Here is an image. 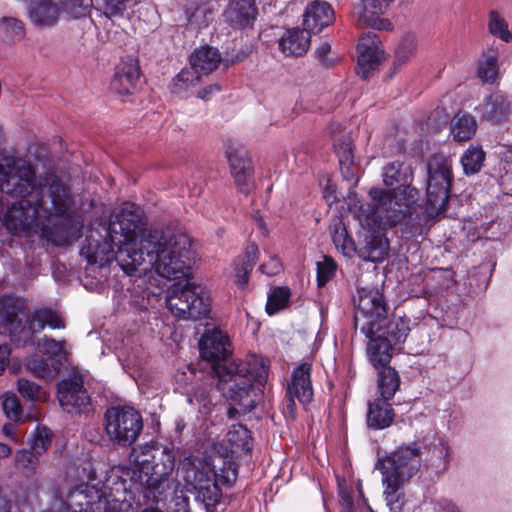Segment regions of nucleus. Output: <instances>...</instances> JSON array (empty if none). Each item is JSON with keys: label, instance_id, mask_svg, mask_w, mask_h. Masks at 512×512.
<instances>
[{"label": "nucleus", "instance_id": "nucleus-4", "mask_svg": "<svg viewBox=\"0 0 512 512\" xmlns=\"http://www.w3.org/2000/svg\"><path fill=\"white\" fill-rule=\"evenodd\" d=\"M200 355L211 363V370L218 379L217 389L246 413L252 411L260 398L259 390L252 384L250 365L242 360H229L230 342L218 329L208 330L199 344Z\"/></svg>", "mask_w": 512, "mask_h": 512}, {"label": "nucleus", "instance_id": "nucleus-43", "mask_svg": "<svg viewBox=\"0 0 512 512\" xmlns=\"http://www.w3.org/2000/svg\"><path fill=\"white\" fill-rule=\"evenodd\" d=\"M37 346L44 354L49 355L51 360H55L56 357L65 358L68 354L64 340L56 341L53 338L44 336L37 342Z\"/></svg>", "mask_w": 512, "mask_h": 512}, {"label": "nucleus", "instance_id": "nucleus-57", "mask_svg": "<svg viewBox=\"0 0 512 512\" xmlns=\"http://www.w3.org/2000/svg\"><path fill=\"white\" fill-rule=\"evenodd\" d=\"M259 270L268 276H274L281 272L282 265L278 258L271 257L268 262L259 267Z\"/></svg>", "mask_w": 512, "mask_h": 512}, {"label": "nucleus", "instance_id": "nucleus-2", "mask_svg": "<svg viewBox=\"0 0 512 512\" xmlns=\"http://www.w3.org/2000/svg\"><path fill=\"white\" fill-rule=\"evenodd\" d=\"M72 206L70 189L56 175L49 174L43 178L40 192L13 203L3 214L2 223L13 235L41 234L68 240L82 228L70 214Z\"/></svg>", "mask_w": 512, "mask_h": 512}, {"label": "nucleus", "instance_id": "nucleus-18", "mask_svg": "<svg viewBox=\"0 0 512 512\" xmlns=\"http://www.w3.org/2000/svg\"><path fill=\"white\" fill-rule=\"evenodd\" d=\"M393 2L394 0H361L354 12L356 25L360 28L391 30L392 23L382 16Z\"/></svg>", "mask_w": 512, "mask_h": 512}, {"label": "nucleus", "instance_id": "nucleus-53", "mask_svg": "<svg viewBox=\"0 0 512 512\" xmlns=\"http://www.w3.org/2000/svg\"><path fill=\"white\" fill-rule=\"evenodd\" d=\"M128 0H103V11L107 18H121L124 16Z\"/></svg>", "mask_w": 512, "mask_h": 512}, {"label": "nucleus", "instance_id": "nucleus-35", "mask_svg": "<svg viewBox=\"0 0 512 512\" xmlns=\"http://www.w3.org/2000/svg\"><path fill=\"white\" fill-rule=\"evenodd\" d=\"M201 75L191 66L182 69L172 80L171 92L178 96L185 94L200 83Z\"/></svg>", "mask_w": 512, "mask_h": 512}, {"label": "nucleus", "instance_id": "nucleus-9", "mask_svg": "<svg viewBox=\"0 0 512 512\" xmlns=\"http://www.w3.org/2000/svg\"><path fill=\"white\" fill-rule=\"evenodd\" d=\"M23 306L15 299H0V334H8L17 345H26L32 342L33 334L42 331L45 326L52 329H63L65 324L61 317L47 308L34 312L29 320V327L23 325Z\"/></svg>", "mask_w": 512, "mask_h": 512}, {"label": "nucleus", "instance_id": "nucleus-1", "mask_svg": "<svg viewBox=\"0 0 512 512\" xmlns=\"http://www.w3.org/2000/svg\"><path fill=\"white\" fill-rule=\"evenodd\" d=\"M143 225L142 209L125 202L111 214L108 225L91 227L80 253L89 264L101 267L115 259L125 274L139 279L152 270L166 279L186 277L191 246L188 235L157 229L142 234Z\"/></svg>", "mask_w": 512, "mask_h": 512}, {"label": "nucleus", "instance_id": "nucleus-24", "mask_svg": "<svg viewBox=\"0 0 512 512\" xmlns=\"http://www.w3.org/2000/svg\"><path fill=\"white\" fill-rule=\"evenodd\" d=\"M227 22L235 28L251 27L256 20L255 0H237L232 2L224 13Z\"/></svg>", "mask_w": 512, "mask_h": 512}, {"label": "nucleus", "instance_id": "nucleus-45", "mask_svg": "<svg viewBox=\"0 0 512 512\" xmlns=\"http://www.w3.org/2000/svg\"><path fill=\"white\" fill-rule=\"evenodd\" d=\"M51 431L46 427H37L30 442V450L38 456L43 455L51 444Z\"/></svg>", "mask_w": 512, "mask_h": 512}, {"label": "nucleus", "instance_id": "nucleus-39", "mask_svg": "<svg viewBox=\"0 0 512 512\" xmlns=\"http://www.w3.org/2000/svg\"><path fill=\"white\" fill-rule=\"evenodd\" d=\"M478 76L486 83H495L499 77L498 58L495 52H489L478 65Z\"/></svg>", "mask_w": 512, "mask_h": 512}, {"label": "nucleus", "instance_id": "nucleus-3", "mask_svg": "<svg viewBox=\"0 0 512 512\" xmlns=\"http://www.w3.org/2000/svg\"><path fill=\"white\" fill-rule=\"evenodd\" d=\"M175 466L173 451L151 442L134 447L130 454V466L113 469L102 491L116 493L125 489L127 493L141 495L144 501L158 502L168 489V477Z\"/></svg>", "mask_w": 512, "mask_h": 512}, {"label": "nucleus", "instance_id": "nucleus-46", "mask_svg": "<svg viewBox=\"0 0 512 512\" xmlns=\"http://www.w3.org/2000/svg\"><path fill=\"white\" fill-rule=\"evenodd\" d=\"M2 30L9 41H20L25 36V28L23 23L13 17L2 18Z\"/></svg>", "mask_w": 512, "mask_h": 512}, {"label": "nucleus", "instance_id": "nucleus-7", "mask_svg": "<svg viewBox=\"0 0 512 512\" xmlns=\"http://www.w3.org/2000/svg\"><path fill=\"white\" fill-rule=\"evenodd\" d=\"M180 471L187 487L197 493V498L206 506L216 505L222 496L219 483L231 486L237 479V470L231 463H224L220 473L209 458L185 457L180 463Z\"/></svg>", "mask_w": 512, "mask_h": 512}, {"label": "nucleus", "instance_id": "nucleus-31", "mask_svg": "<svg viewBox=\"0 0 512 512\" xmlns=\"http://www.w3.org/2000/svg\"><path fill=\"white\" fill-rule=\"evenodd\" d=\"M25 365L34 376L46 381L54 379L61 366L59 361L51 360V363H49L48 360L38 355L31 356Z\"/></svg>", "mask_w": 512, "mask_h": 512}, {"label": "nucleus", "instance_id": "nucleus-28", "mask_svg": "<svg viewBox=\"0 0 512 512\" xmlns=\"http://www.w3.org/2000/svg\"><path fill=\"white\" fill-rule=\"evenodd\" d=\"M221 62V54L217 48L203 46L196 49L190 56V66L201 76L213 72Z\"/></svg>", "mask_w": 512, "mask_h": 512}, {"label": "nucleus", "instance_id": "nucleus-11", "mask_svg": "<svg viewBox=\"0 0 512 512\" xmlns=\"http://www.w3.org/2000/svg\"><path fill=\"white\" fill-rule=\"evenodd\" d=\"M452 182L450 161L442 155L432 156L427 163V202L425 211L429 217L438 216L447 208Z\"/></svg>", "mask_w": 512, "mask_h": 512}, {"label": "nucleus", "instance_id": "nucleus-37", "mask_svg": "<svg viewBox=\"0 0 512 512\" xmlns=\"http://www.w3.org/2000/svg\"><path fill=\"white\" fill-rule=\"evenodd\" d=\"M485 159V153L479 146H470L461 157V164L466 175L480 171Z\"/></svg>", "mask_w": 512, "mask_h": 512}, {"label": "nucleus", "instance_id": "nucleus-58", "mask_svg": "<svg viewBox=\"0 0 512 512\" xmlns=\"http://www.w3.org/2000/svg\"><path fill=\"white\" fill-rule=\"evenodd\" d=\"M171 512H190L189 498L184 495H177L174 498V508Z\"/></svg>", "mask_w": 512, "mask_h": 512}, {"label": "nucleus", "instance_id": "nucleus-6", "mask_svg": "<svg viewBox=\"0 0 512 512\" xmlns=\"http://www.w3.org/2000/svg\"><path fill=\"white\" fill-rule=\"evenodd\" d=\"M358 302L355 313V326L369 338L367 355L375 368L387 367L391 361L394 347L383 335L382 323L387 316L386 304L378 289L360 288L357 290Z\"/></svg>", "mask_w": 512, "mask_h": 512}, {"label": "nucleus", "instance_id": "nucleus-8", "mask_svg": "<svg viewBox=\"0 0 512 512\" xmlns=\"http://www.w3.org/2000/svg\"><path fill=\"white\" fill-rule=\"evenodd\" d=\"M369 195L371 203L363 204L358 214L361 221L378 226L396 225L413 213L419 191L410 185H401L393 194L380 188H372Z\"/></svg>", "mask_w": 512, "mask_h": 512}, {"label": "nucleus", "instance_id": "nucleus-52", "mask_svg": "<svg viewBox=\"0 0 512 512\" xmlns=\"http://www.w3.org/2000/svg\"><path fill=\"white\" fill-rule=\"evenodd\" d=\"M336 270L335 262L329 258L324 257L323 261L317 263V281L318 286H324L334 275Z\"/></svg>", "mask_w": 512, "mask_h": 512}, {"label": "nucleus", "instance_id": "nucleus-23", "mask_svg": "<svg viewBox=\"0 0 512 512\" xmlns=\"http://www.w3.org/2000/svg\"><path fill=\"white\" fill-rule=\"evenodd\" d=\"M334 20V11L329 3L321 0L312 1L303 15L304 29L310 34L319 33Z\"/></svg>", "mask_w": 512, "mask_h": 512}, {"label": "nucleus", "instance_id": "nucleus-16", "mask_svg": "<svg viewBox=\"0 0 512 512\" xmlns=\"http://www.w3.org/2000/svg\"><path fill=\"white\" fill-rule=\"evenodd\" d=\"M312 365L302 363L297 366L293 372L291 381L287 387V405L286 409L291 418L295 417L296 405L295 399L301 404H308L313 398V388L311 383Z\"/></svg>", "mask_w": 512, "mask_h": 512}, {"label": "nucleus", "instance_id": "nucleus-47", "mask_svg": "<svg viewBox=\"0 0 512 512\" xmlns=\"http://www.w3.org/2000/svg\"><path fill=\"white\" fill-rule=\"evenodd\" d=\"M92 4V0H61L62 10L75 19L85 16Z\"/></svg>", "mask_w": 512, "mask_h": 512}, {"label": "nucleus", "instance_id": "nucleus-26", "mask_svg": "<svg viewBox=\"0 0 512 512\" xmlns=\"http://www.w3.org/2000/svg\"><path fill=\"white\" fill-rule=\"evenodd\" d=\"M28 12L30 20L38 27L53 26L60 14V10L51 0H32Z\"/></svg>", "mask_w": 512, "mask_h": 512}, {"label": "nucleus", "instance_id": "nucleus-40", "mask_svg": "<svg viewBox=\"0 0 512 512\" xmlns=\"http://www.w3.org/2000/svg\"><path fill=\"white\" fill-rule=\"evenodd\" d=\"M227 440L232 449H240L242 451L251 450L250 431L242 424L232 425L227 433Z\"/></svg>", "mask_w": 512, "mask_h": 512}, {"label": "nucleus", "instance_id": "nucleus-42", "mask_svg": "<svg viewBox=\"0 0 512 512\" xmlns=\"http://www.w3.org/2000/svg\"><path fill=\"white\" fill-rule=\"evenodd\" d=\"M290 298V291L284 287H276L269 293L266 311L269 315L276 314L286 307Z\"/></svg>", "mask_w": 512, "mask_h": 512}, {"label": "nucleus", "instance_id": "nucleus-44", "mask_svg": "<svg viewBox=\"0 0 512 512\" xmlns=\"http://www.w3.org/2000/svg\"><path fill=\"white\" fill-rule=\"evenodd\" d=\"M488 27L492 35L500 38L504 42H510L512 40V34L508 30V25L498 12H490Z\"/></svg>", "mask_w": 512, "mask_h": 512}, {"label": "nucleus", "instance_id": "nucleus-48", "mask_svg": "<svg viewBox=\"0 0 512 512\" xmlns=\"http://www.w3.org/2000/svg\"><path fill=\"white\" fill-rule=\"evenodd\" d=\"M334 149L339 158V164L346 165L347 170L349 171L350 165L354 164V156L350 139H335Z\"/></svg>", "mask_w": 512, "mask_h": 512}, {"label": "nucleus", "instance_id": "nucleus-21", "mask_svg": "<svg viewBox=\"0 0 512 512\" xmlns=\"http://www.w3.org/2000/svg\"><path fill=\"white\" fill-rule=\"evenodd\" d=\"M58 400L68 413H82L90 406V397L80 379H64L58 384Z\"/></svg>", "mask_w": 512, "mask_h": 512}, {"label": "nucleus", "instance_id": "nucleus-27", "mask_svg": "<svg viewBox=\"0 0 512 512\" xmlns=\"http://www.w3.org/2000/svg\"><path fill=\"white\" fill-rule=\"evenodd\" d=\"M394 419V410L385 399L376 398L369 402L367 411L368 427L381 430L389 427Z\"/></svg>", "mask_w": 512, "mask_h": 512}, {"label": "nucleus", "instance_id": "nucleus-10", "mask_svg": "<svg viewBox=\"0 0 512 512\" xmlns=\"http://www.w3.org/2000/svg\"><path fill=\"white\" fill-rule=\"evenodd\" d=\"M168 309L176 317L184 320H199L210 310V298L205 289L191 279L186 283H174L166 299Z\"/></svg>", "mask_w": 512, "mask_h": 512}, {"label": "nucleus", "instance_id": "nucleus-5", "mask_svg": "<svg viewBox=\"0 0 512 512\" xmlns=\"http://www.w3.org/2000/svg\"><path fill=\"white\" fill-rule=\"evenodd\" d=\"M142 496L117 489L116 493L107 494L95 486L81 484L69 490L65 499L60 497L53 503L58 512H161L157 508H143Z\"/></svg>", "mask_w": 512, "mask_h": 512}, {"label": "nucleus", "instance_id": "nucleus-14", "mask_svg": "<svg viewBox=\"0 0 512 512\" xmlns=\"http://www.w3.org/2000/svg\"><path fill=\"white\" fill-rule=\"evenodd\" d=\"M363 204L354 206V218H356L361 226L359 231V240L354 247L357 255L364 261L382 262L388 255V242L383 237L382 231L393 225H370L361 221L359 217Z\"/></svg>", "mask_w": 512, "mask_h": 512}, {"label": "nucleus", "instance_id": "nucleus-13", "mask_svg": "<svg viewBox=\"0 0 512 512\" xmlns=\"http://www.w3.org/2000/svg\"><path fill=\"white\" fill-rule=\"evenodd\" d=\"M420 448L415 444L399 447L391 455L379 462V469L385 481L406 482L422 466Z\"/></svg>", "mask_w": 512, "mask_h": 512}, {"label": "nucleus", "instance_id": "nucleus-41", "mask_svg": "<svg viewBox=\"0 0 512 512\" xmlns=\"http://www.w3.org/2000/svg\"><path fill=\"white\" fill-rule=\"evenodd\" d=\"M417 51V40L413 35L402 38L395 50V65H404L412 59Z\"/></svg>", "mask_w": 512, "mask_h": 512}, {"label": "nucleus", "instance_id": "nucleus-63", "mask_svg": "<svg viewBox=\"0 0 512 512\" xmlns=\"http://www.w3.org/2000/svg\"><path fill=\"white\" fill-rule=\"evenodd\" d=\"M340 168H341L342 175L344 176L345 179H347L348 181H350L353 184L357 183L358 178L356 177V173H355V169H354L353 165H350L349 171L347 170L346 165H340Z\"/></svg>", "mask_w": 512, "mask_h": 512}, {"label": "nucleus", "instance_id": "nucleus-36", "mask_svg": "<svg viewBox=\"0 0 512 512\" xmlns=\"http://www.w3.org/2000/svg\"><path fill=\"white\" fill-rule=\"evenodd\" d=\"M385 487L383 495L390 512H400L405 504V494L403 491L404 482L385 481L382 478Z\"/></svg>", "mask_w": 512, "mask_h": 512}, {"label": "nucleus", "instance_id": "nucleus-25", "mask_svg": "<svg viewBox=\"0 0 512 512\" xmlns=\"http://www.w3.org/2000/svg\"><path fill=\"white\" fill-rule=\"evenodd\" d=\"M310 46V34L305 29H288L279 39L280 51L288 57H301Z\"/></svg>", "mask_w": 512, "mask_h": 512}, {"label": "nucleus", "instance_id": "nucleus-49", "mask_svg": "<svg viewBox=\"0 0 512 512\" xmlns=\"http://www.w3.org/2000/svg\"><path fill=\"white\" fill-rule=\"evenodd\" d=\"M17 390L20 395L30 401H39L42 399V389L36 383L25 378H19L17 381Z\"/></svg>", "mask_w": 512, "mask_h": 512}, {"label": "nucleus", "instance_id": "nucleus-51", "mask_svg": "<svg viewBox=\"0 0 512 512\" xmlns=\"http://www.w3.org/2000/svg\"><path fill=\"white\" fill-rule=\"evenodd\" d=\"M426 509L427 512H463L456 502L445 497L430 500Z\"/></svg>", "mask_w": 512, "mask_h": 512}, {"label": "nucleus", "instance_id": "nucleus-64", "mask_svg": "<svg viewBox=\"0 0 512 512\" xmlns=\"http://www.w3.org/2000/svg\"><path fill=\"white\" fill-rule=\"evenodd\" d=\"M2 434L11 439L13 442H17V436L15 433V425L14 424H5L2 426Z\"/></svg>", "mask_w": 512, "mask_h": 512}, {"label": "nucleus", "instance_id": "nucleus-33", "mask_svg": "<svg viewBox=\"0 0 512 512\" xmlns=\"http://www.w3.org/2000/svg\"><path fill=\"white\" fill-rule=\"evenodd\" d=\"M185 14L188 25L195 29L207 27L213 20V11L208 4L190 2L185 7Z\"/></svg>", "mask_w": 512, "mask_h": 512}, {"label": "nucleus", "instance_id": "nucleus-12", "mask_svg": "<svg viewBox=\"0 0 512 512\" xmlns=\"http://www.w3.org/2000/svg\"><path fill=\"white\" fill-rule=\"evenodd\" d=\"M142 429V416L133 407H111L105 413L106 433L112 442L120 446L132 445Z\"/></svg>", "mask_w": 512, "mask_h": 512}, {"label": "nucleus", "instance_id": "nucleus-55", "mask_svg": "<svg viewBox=\"0 0 512 512\" xmlns=\"http://www.w3.org/2000/svg\"><path fill=\"white\" fill-rule=\"evenodd\" d=\"M314 54L320 64L326 68L332 67L337 61V57L333 56L331 53V46L329 43H322L319 45Z\"/></svg>", "mask_w": 512, "mask_h": 512}, {"label": "nucleus", "instance_id": "nucleus-38", "mask_svg": "<svg viewBox=\"0 0 512 512\" xmlns=\"http://www.w3.org/2000/svg\"><path fill=\"white\" fill-rule=\"evenodd\" d=\"M39 458L40 456L30 449H19L14 454L15 467L24 475L31 476L39 466Z\"/></svg>", "mask_w": 512, "mask_h": 512}, {"label": "nucleus", "instance_id": "nucleus-15", "mask_svg": "<svg viewBox=\"0 0 512 512\" xmlns=\"http://www.w3.org/2000/svg\"><path fill=\"white\" fill-rule=\"evenodd\" d=\"M420 454L423 469L430 475L440 477L449 468L452 447L445 436L434 435L425 440Z\"/></svg>", "mask_w": 512, "mask_h": 512}, {"label": "nucleus", "instance_id": "nucleus-56", "mask_svg": "<svg viewBox=\"0 0 512 512\" xmlns=\"http://www.w3.org/2000/svg\"><path fill=\"white\" fill-rule=\"evenodd\" d=\"M332 239L335 246L341 248L344 254H348L353 249V241L347 236L344 228H336Z\"/></svg>", "mask_w": 512, "mask_h": 512}, {"label": "nucleus", "instance_id": "nucleus-30", "mask_svg": "<svg viewBox=\"0 0 512 512\" xmlns=\"http://www.w3.org/2000/svg\"><path fill=\"white\" fill-rule=\"evenodd\" d=\"M477 129V124L473 116L468 113H457L451 123V133L455 141L470 140Z\"/></svg>", "mask_w": 512, "mask_h": 512}, {"label": "nucleus", "instance_id": "nucleus-60", "mask_svg": "<svg viewBox=\"0 0 512 512\" xmlns=\"http://www.w3.org/2000/svg\"><path fill=\"white\" fill-rule=\"evenodd\" d=\"M10 352V347L8 345H0V375L4 372L8 364Z\"/></svg>", "mask_w": 512, "mask_h": 512}, {"label": "nucleus", "instance_id": "nucleus-20", "mask_svg": "<svg viewBox=\"0 0 512 512\" xmlns=\"http://www.w3.org/2000/svg\"><path fill=\"white\" fill-rule=\"evenodd\" d=\"M141 77L139 61L134 56H126L121 59L116 67L111 81V90L119 96L133 94L138 87Z\"/></svg>", "mask_w": 512, "mask_h": 512}, {"label": "nucleus", "instance_id": "nucleus-54", "mask_svg": "<svg viewBox=\"0 0 512 512\" xmlns=\"http://www.w3.org/2000/svg\"><path fill=\"white\" fill-rule=\"evenodd\" d=\"M401 164L392 162L383 169L382 177L386 186H394L402 181Z\"/></svg>", "mask_w": 512, "mask_h": 512}, {"label": "nucleus", "instance_id": "nucleus-22", "mask_svg": "<svg viewBox=\"0 0 512 512\" xmlns=\"http://www.w3.org/2000/svg\"><path fill=\"white\" fill-rule=\"evenodd\" d=\"M481 117L492 123H501L508 120L512 113V103L501 91H496L484 98L476 107Z\"/></svg>", "mask_w": 512, "mask_h": 512}, {"label": "nucleus", "instance_id": "nucleus-19", "mask_svg": "<svg viewBox=\"0 0 512 512\" xmlns=\"http://www.w3.org/2000/svg\"><path fill=\"white\" fill-rule=\"evenodd\" d=\"M231 175L241 193L248 194L253 188L251 160L240 144H230L226 150Z\"/></svg>", "mask_w": 512, "mask_h": 512}, {"label": "nucleus", "instance_id": "nucleus-50", "mask_svg": "<svg viewBox=\"0 0 512 512\" xmlns=\"http://www.w3.org/2000/svg\"><path fill=\"white\" fill-rule=\"evenodd\" d=\"M2 408L8 419L17 422L22 417V407L15 395H5L2 400Z\"/></svg>", "mask_w": 512, "mask_h": 512}, {"label": "nucleus", "instance_id": "nucleus-29", "mask_svg": "<svg viewBox=\"0 0 512 512\" xmlns=\"http://www.w3.org/2000/svg\"><path fill=\"white\" fill-rule=\"evenodd\" d=\"M259 256L256 244L247 246L245 252L235 261V282L239 287H244L249 280V274L253 270Z\"/></svg>", "mask_w": 512, "mask_h": 512}, {"label": "nucleus", "instance_id": "nucleus-61", "mask_svg": "<svg viewBox=\"0 0 512 512\" xmlns=\"http://www.w3.org/2000/svg\"><path fill=\"white\" fill-rule=\"evenodd\" d=\"M339 498L342 508L347 509V512H350V510L353 508V500L351 495L345 490H340Z\"/></svg>", "mask_w": 512, "mask_h": 512}, {"label": "nucleus", "instance_id": "nucleus-62", "mask_svg": "<svg viewBox=\"0 0 512 512\" xmlns=\"http://www.w3.org/2000/svg\"><path fill=\"white\" fill-rule=\"evenodd\" d=\"M194 396L198 402H203L204 407L208 405H213L211 397L208 394H206V390L204 388H198L195 391Z\"/></svg>", "mask_w": 512, "mask_h": 512}, {"label": "nucleus", "instance_id": "nucleus-59", "mask_svg": "<svg viewBox=\"0 0 512 512\" xmlns=\"http://www.w3.org/2000/svg\"><path fill=\"white\" fill-rule=\"evenodd\" d=\"M221 87L218 84H211L197 93V97L203 100H209L212 95L220 92Z\"/></svg>", "mask_w": 512, "mask_h": 512}, {"label": "nucleus", "instance_id": "nucleus-34", "mask_svg": "<svg viewBox=\"0 0 512 512\" xmlns=\"http://www.w3.org/2000/svg\"><path fill=\"white\" fill-rule=\"evenodd\" d=\"M383 328L382 326V333L380 335L386 337L392 346L396 347L404 343L410 332L409 319L405 317H394L386 325L385 331Z\"/></svg>", "mask_w": 512, "mask_h": 512}, {"label": "nucleus", "instance_id": "nucleus-32", "mask_svg": "<svg viewBox=\"0 0 512 512\" xmlns=\"http://www.w3.org/2000/svg\"><path fill=\"white\" fill-rule=\"evenodd\" d=\"M400 386V377L397 371L390 367H382L378 373L379 399L391 400Z\"/></svg>", "mask_w": 512, "mask_h": 512}, {"label": "nucleus", "instance_id": "nucleus-17", "mask_svg": "<svg viewBox=\"0 0 512 512\" xmlns=\"http://www.w3.org/2000/svg\"><path fill=\"white\" fill-rule=\"evenodd\" d=\"M357 73L363 79H368L385 59L381 41L374 33H367L359 39L357 46Z\"/></svg>", "mask_w": 512, "mask_h": 512}]
</instances>
